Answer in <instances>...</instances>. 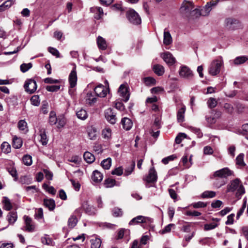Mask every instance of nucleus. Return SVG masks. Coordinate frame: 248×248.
<instances>
[{"label": "nucleus", "instance_id": "nucleus-31", "mask_svg": "<svg viewBox=\"0 0 248 248\" xmlns=\"http://www.w3.org/2000/svg\"><path fill=\"white\" fill-rule=\"evenodd\" d=\"M216 196V192L214 191L206 190L204 191L201 195L202 199L213 198Z\"/></svg>", "mask_w": 248, "mask_h": 248}, {"label": "nucleus", "instance_id": "nucleus-8", "mask_svg": "<svg viewBox=\"0 0 248 248\" xmlns=\"http://www.w3.org/2000/svg\"><path fill=\"white\" fill-rule=\"evenodd\" d=\"M127 17L133 24L138 25L141 23V19L138 13L134 10H129L127 12Z\"/></svg>", "mask_w": 248, "mask_h": 248}, {"label": "nucleus", "instance_id": "nucleus-30", "mask_svg": "<svg viewBox=\"0 0 248 248\" xmlns=\"http://www.w3.org/2000/svg\"><path fill=\"white\" fill-rule=\"evenodd\" d=\"M78 221L77 217L75 215H71L68 220V227L71 229L73 228L77 225Z\"/></svg>", "mask_w": 248, "mask_h": 248}, {"label": "nucleus", "instance_id": "nucleus-27", "mask_svg": "<svg viewBox=\"0 0 248 248\" xmlns=\"http://www.w3.org/2000/svg\"><path fill=\"white\" fill-rule=\"evenodd\" d=\"M2 202L3 204V208L7 211H10L12 208V205L10 200L6 197L3 198Z\"/></svg>", "mask_w": 248, "mask_h": 248}, {"label": "nucleus", "instance_id": "nucleus-34", "mask_svg": "<svg viewBox=\"0 0 248 248\" xmlns=\"http://www.w3.org/2000/svg\"><path fill=\"white\" fill-rule=\"evenodd\" d=\"M244 154H240L236 158V164L240 167H244L246 166V164L244 161Z\"/></svg>", "mask_w": 248, "mask_h": 248}, {"label": "nucleus", "instance_id": "nucleus-16", "mask_svg": "<svg viewBox=\"0 0 248 248\" xmlns=\"http://www.w3.org/2000/svg\"><path fill=\"white\" fill-rule=\"evenodd\" d=\"M82 208L85 211L86 213L89 215H94L96 211V210L94 207L91 205H89L86 202H85L83 203Z\"/></svg>", "mask_w": 248, "mask_h": 248}, {"label": "nucleus", "instance_id": "nucleus-47", "mask_svg": "<svg viewBox=\"0 0 248 248\" xmlns=\"http://www.w3.org/2000/svg\"><path fill=\"white\" fill-rule=\"evenodd\" d=\"M58 125L57 127L58 128H61L63 127L66 123V119L62 116L59 117L58 119Z\"/></svg>", "mask_w": 248, "mask_h": 248}, {"label": "nucleus", "instance_id": "nucleus-12", "mask_svg": "<svg viewBox=\"0 0 248 248\" xmlns=\"http://www.w3.org/2000/svg\"><path fill=\"white\" fill-rule=\"evenodd\" d=\"M74 66L70 73L68 78L70 87L71 88H73L76 86L78 79L76 72V66L75 64H74Z\"/></svg>", "mask_w": 248, "mask_h": 248}, {"label": "nucleus", "instance_id": "nucleus-58", "mask_svg": "<svg viewBox=\"0 0 248 248\" xmlns=\"http://www.w3.org/2000/svg\"><path fill=\"white\" fill-rule=\"evenodd\" d=\"M186 135L185 133H179L175 138V142L177 144H179L181 142L183 139L186 138Z\"/></svg>", "mask_w": 248, "mask_h": 248}, {"label": "nucleus", "instance_id": "nucleus-52", "mask_svg": "<svg viewBox=\"0 0 248 248\" xmlns=\"http://www.w3.org/2000/svg\"><path fill=\"white\" fill-rule=\"evenodd\" d=\"M43 187L44 189H46L49 193L52 195H54L56 194V190L54 187L51 186H49L47 185L44 184Z\"/></svg>", "mask_w": 248, "mask_h": 248}, {"label": "nucleus", "instance_id": "nucleus-64", "mask_svg": "<svg viewBox=\"0 0 248 248\" xmlns=\"http://www.w3.org/2000/svg\"><path fill=\"white\" fill-rule=\"evenodd\" d=\"M211 114H212L216 121H217V119L220 118L221 116L222 113L221 111L217 110H213L211 111Z\"/></svg>", "mask_w": 248, "mask_h": 248}, {"label": "nucleus", "instance_id": "nucleus-56", "mask_svg": "<svg viewBox=\"0 0 248 248\" xmlns=\"http://www.w3.org/2000/svg\"><path fill=\"white\" fill-rule=\"evenodd\" d=\"M123 173V169L122 167H119L115 169L111 172V174L113 175H116L117 176H121Z\"/></svg>", "mask_w": 248, "mask_h": 248}, {"label": "nucleus", "instance_id": "nucleus-18", "mask_svg": "<svg viewBox=\"0 0 248 248\" xmlns=\"http://www.w3.org/2000/svg\"><path fill=\"white\" fill-rule=\"evenodd\" d=\"M39 135L40 137V142L43 145H46L48 142V139L46 135L45 128H41L39 131Z\"/></svg>", "mask_w": 248, "mask_h": 248}, {"label": "nucleus", "instance_id": "nucleus-37", "mask_svg": "<svg viewBox=\"0 0 248 248\" xmlns=\"http://www.w3.org/2000/svg\"><path fill=\"white\" fill-rule=\"evenodd\" d=\"M248 60L247 56H242L236 57L233 61L234 64L235 65L241 64Z\"/></svg>", "mask_w": 248, "mask_h": 248}, {"label": "nucleus", "instance_id": "nucleus-50", "mask_svg": "<svg viewBox=\"0 0 248 248\" xmlns=\"http://www.w3.org/2000/svg\"><path fill=\"white\" fill-rule=\"evenodd\" d=\"M207 103L208 107L212 108L216 107L217 105V101L215 98H210Z\"/></svg>", "mask_w": 248, "mask_h": 248}, {"label": "nucleus", "instance_id": "nucleus-7", "mask_svg": "<svg viewBox=\"0 0 248 248\" xmlns=\"http://www.w3.org/2000/svg\"><path fill=\"white\" fill-rule=\"evenodd\" d=\"M152 220L151 218L142 216H138L132 219L129 222V225H135L139 223H150Z\"/></svg>", "mask_w": 248, "mask_h": 248}, {"label": "nucleus", "instance_id": "nucleus-60", "mask_svg": "<svg viewBox=\"0 0 248 248\" xmlns=\"http://www.w3.org/2000/svg\"><path fill=\"white\" fill-rule=\"evenodd\" d=\"M88 137L90 140H94L96 137V131L93 129H89L88 130Z\"/></svg>", "mask_w": 248, "mask_h": 248}, {"label": "nucleus", "instance_id": "nucleus-20", "mask_svg": "<svg viewBox=\"0 0 248 248\" xmlns=\"http://www.w3.org/2000/svg\"><path fill=\"white\" fill-rule=\"evenodd\" d=\"M90 10L92 12L95 13L94 18L96 19H100L103 15V10L100 7H92Z\"/></svg>", "mask_w": 248, "mask_h": 248}, {"label": "nucleus", "instance_id": "nucleus-3", "mask_svg": "<svg viewBox=\"0 0 248 248\" xmlns=\"http://www.w3.org/2000/svg\"><path fill=\"white\" fill-rule=\"evenodd\" d=\"M157 179V173L154 167H152L150 169L148 174L143 178V180L146 183V186L149 187V184L155 183Z\"/></svg>", "mask_w": 248, "mask_h": 248}, {"label": "nucleus", "instance_id": "nucleus-63", "mask_svg": "<svg viewBox=\"0 0 248 248\" xmlns=\"http://www.w3.org/2000/svg\"><path fill=\"white\" fill-rule=\"evenodd\" d=\"M217 226V223L206 224L204 225V229L205 231H209L215 229Z\"/></svg>", "mask_w": 248, "mask_h": 248}, {"label": "nucleus", "instance_id": "nucleus-10", "mask_svg": "<svg viewBox=\"0 0 248 248\" xmlns=\"http://www.w3.org/2000/svg\"><path fill=\"white\" fill-rule=\"evenodd\" d=\"M179 74L180 77L187 79H190L193 76L192 71L187 66L185 65L180 67Z\"/></svg>", "mask_w": 248, "mask_h": 248}, {"label": "nucleus", "instance_id": "nucleus-5", "mask_svg": "<svg viewBox=\"0 0 248 248\" xmlns=\"http://www.w3.org/2000/svg\"><path fill=\"white\" fill-rule=\"evenodd\" d=\"M194 8L192 2L189 1H184L180 7V11L182 14L186 16H189L191 10Z\"/></svg>", "mask_w": 248, "mask_h": 248}, {"label": "nucleus", "instance_id": "nucleus-39", "mask_svg": "<svg viewBox=\"0 0 248 248\" xmlns=\"http://www.w3.org/2000/svg\"><path fill=\"white\" fill-rule=\"evenodd\" d=\"M57 119L56 113L53 111H50L49 116V123L50 124L52 125L55 124L57 122Z\"/></svg>", "mask_w": 248, "mask_h": 248}, {"label": "nucleus", "instance_id": "nucleus-25", "mask_svg": "<svg viewBox=\"0 0 248 248\" xmlns=\"http://www.w3.org/2000/svg\"><path fill=\"white\" fill-rule=\"evenodd\" d=\"M97 44L100 49L105 50L107 48L108 46L105 39L101 36L97 37Z\"/></svg>", "mask_w": 248, "mask_h": 248}, {"label": "nucleus", "instance_id": "nucleus-35", "mask_svg": "<svg viewBox=\"0 0 248 248\" xmlns=\"http://www.w3.org/2000/svg\"><path fill=\"white\" fill-rule=\"evenodd\" d=\"M211 10L212 8H211V6H209V4H206L204 7L200 9V12L198 14L202 16H207L209 15Z\"/></svg>", "mask_w": 248, "mask_h": 248}, {"label": "nucleus", "instance_id": "nucleus-14", "mask_svg": "<svg viewBox=\"0 0 248 248\" xmlns=\"http://www.w3.org/2000/svg\"><path fill=\"white\" fill-rule=\"evenodd\" d=\"M105 116L107 120L111 124H115L116 122V117L115 113L110 108L106 110Z\"/></svg>", "mask_w": 248, "mask_h": 248}, {"label": "nucleus", "instance_id": "nucleus-33", "mask_svg": "<svg viewBox=\"0 0 248 248\" xmlns=\"http://www.w3.org/2000/svg\"><path fill=\"white\" fill-rule=\"evenodd\" d=\"M153 70L154 72L159 76H162L165 72L164 67L160 64L155 65Z\"/></svg>", "mask_w": 248, "mask_h": 248}, {"label": "nucleus", "instance_id": "nucleus-21", "mask_svg": "<svg viewBox=\"0 0 248 248\" xmlns=\"http://www.w3.org/2000/svg\"><path fill=\"white\" fill-rule=\"evenodd\" d=\"M172 39L170 32L165 29L163 33V43L165 45H169L171 44Z\"/></svg>", "mask_w": 248, "mask_h": 248}, {"label": "nucleus", "instance_id": "nucleus-40", "mask_svg": "<svg viewBox=\"0 0 248 248\" xmlns=\"http://www.w3.org/2000/svg\"><path fill=\"white\" fill-rule=\"evenodd\" d=\"M102 135L103 138L109 139L111 137V130L108 127L104 128L102 131Z\"/></svg>", "mask_w": 248, "mask_h": 248}, {"label": "nucleus", "instance_id": "nucleus-32", "mask_svg": "<svg viewBox=\"0 0 248 248\" xmlns=\"http://www.w3.org/2000/svg\"><path fill=\"white\" fill-rule=\"evenodd\" d=\"M83 157L85 161H86L88 163H92L95 160L94 156L89 152H86L84 154Z\"/></svg>", "mask_w": 248, "mask_h": 248}, {"label": "nucleus", "instance_id": "nucleus-28", "mask_svg": "<svg viewBox=\"0 0 248 248\" xmlns=\"http://www.w3.org/2000/svg\"><path fill=\"white\" fill-rule=\"evenodd\" d=\"M90 242L91 248H100L102 241L99 238L94 237L90 240Z\"/></svg>", "mask_w": 248, "mask_h": 248}, {"label": "nucleus", "instance_id": "nucleus-54", "mask_svg": "<svg viewBox=\"0 0 248 248\" xmlns=\"http://www.w3.org/2000/svg\"><path fill=\"white\" fill-rule=\"evenodd\" d=\"M32 67L31 63H23L20 65V70L22 72H26Z\"/></svg>", "mask_w": 248, "mask_h": 248}, {"label": "nucleus", "instance_id": "nucleus-19", "mask_svg": "<svg viewBox=\"0 0 248 248\" xmlns=\"http://www.w3.org/2000/svg\"><path fill=\"white\" fill-rule=\"evenodd\" d=\"M17 218V213L13 211L8 213L6 216V219L10 224L13 225Z\"/></svg>", "mask_w": 248, "mask_h": 248}, {"label": "nucleus", "instance_id": "nucleus-41", "mask_svg": "<svg viewBox=\"0 0 248 248\" xmlns=\"http://www.w3.org/2000/svg\"><path fill=\"white\" fill-rule=\"evenodd\" d=\"M101 165L104 169H109L111 165V159L108 157L106 159H104L101 162Z\"/></svg>", "mask_w": 248, "mask_h": 248}, {"label": "nucleus", "instance_id": "nucleus-17", "mask_svg": "<svg viewBox=\"0 0 248 248\" xmlns=\"http://www.w3.org/2000/svg\"><path fill=\"white\" fill-rule=\"evenodd\" d=\"M43 204L50 211H53L56 206L55 201L52 199H44Z\"/></svg>", "mask_w": 248, "mask_h": 248}, {"label": "nucleus", "instance_id": "nucleus-29", "mask_svg": "<svg viewBox=\"0 0 248 248\" xmlns=\"http://www.w3.org/2000/svg\"><path fill=\"white\" fill-rule=\"evenodd\" d=\"M87 103L92 106L97 101V98L95 97L92 93H88L86 97Z\"/></svg>", "mask_w": 248, "mask_h": 248}, {"label": "nucleus", "instance_id": "nucleus-45", "mask_svg": "<svg viewBox=\"0 0 248 248\" xmlns=\"http://www.w3.org/2000/svg\"><path fill=\"white\" fill-rule=\"evenodd\" d=\"M2 152L5 154H8L11 152V146L7 142H4L1 145Z\"/></svg>", "mask_w": 248, "mask_h": 248}, {"label": "nucleus", "instance_id": "nucleus-11", "mask_svg": "<svg viewBox=\"0 0 248 248\" xmlns=\"http://www.w3.org/2000/svg\"><path fill=\"white\" fill-rule=\"evenodd\" d=\"M108 88H107L102 84L97 86L94 89L96 95L100 97H105L108 93Z\"/></svg>", "mask_w": 248, "mask_h": 248}, {"label": "nucleus", "instance_id": "nucleus-43", "mask_svg": "<svg viewBox=\"0 0 248 248\" xmlns=\"http://www.w3.org/2000/svg\"><path fill=\"white\" fill-rule=\"evenodd\" d=\"M143 82L147 86H152L155 84L156 80L152 77H146L144 78Z\"/></svg>", "mask_w": 248, "mask_h": 248}, {"label": "nucleus", "instance_id": "nucleus-62", "mask_svg": "<svg viewBox=\"0 0 248 248\" xmlns=\"http://www.w3.org/2000/svg\"><path fill=\"white\" fill-rule=\"evenodd\" d=\"M113 216L115 217H121L123 215V211L121 209L118 208H115L112 211Z\"/></svg>", "mask_w": 248, "mask_h": 248}, {"label": "nucleus", "instance_id": "nucleus-53", "mask_svg": "<svg viewBox=\"0 0 248 248\" xmlns=\"http://www.w3.org/2000/svg\"><path fill=\"white\" fill-rule=\"evenodd\" d=\"M191 205L194 208H203L207 206V203L199 201L197 202L193 203Z\"/></svg>", "mask_w": 248, "mask_h": 248}, {"label": "nucleus", "instance_id": "nucleus-55", "mask_svg": "<svg viewBox=\"0 0 248 248\" xmlns=\"http://www.w3.org/2000/svg\"><path fill=\"white\" fill-rule=\"evenodd\" d=\"M48 51L53 56L57 58L60 57V54L59 51L55 48L52 47H49L48 48Z\"/></svg>", "mask_w": 248, "mask_h": 248}, {"label": "nucleus", "instance_id": "nucleus-57", "mask_svg": "<svg viewBox=\"0 0 248 248\" xmlns=\"http://www.w3.org/2000/svg\"><path fill=\"white\" fill-rule=\"evenodd\" d=\"M60 89V85H51L47 86L46 87V90L48 92H57Z\"/></svg>", "mask_w": 248, "mask_h": 248}, {"label": "nucleus", "instance_id": "nucleus-6", "mask_svg": "<svg viewBox=\"0 0 248 248\" xmlns=\"http://www.w3.org/2000/svg\"><path fill=\"white\" fill-rule=\"evenodd\" d=\"M222 65V62L220 60H216L213 61L209 67V72L210 74L215 76L218 74L220 70Z\"/></svg>", "mask_w": 248, "mask_h": 248}, {"label": "nucleus", "instance_id": "nucleus-59", "mask_svg": "<svg viewBox=\"0 0 248 248\" xmlns=\"http://www.w3.org/2000/svg\"><path fill=\"white\" fill-rule=\"evenodd\" d=\"M205 118L207 123L210 124H214L217 122L216 120L212 114H211V115L206 116Z\"/></svg>", "mask_w": 248, "mask_h": 248}, {"label": "nucleus", "instance_id": "nucleus-4", "mask_svg": "<svg viewBox=\"0 0 248 248\" xmlns=\"http://www.w3.org/2000/svg\"><path fill=\"white\" fill-rule=\"evenodd\" d=\"M129 88L126 83L120 85L118 89V93L122 97V100L126 102L129 99L130 93L128 91Z\"/></svg>", "mask_w": 248, "mask_h": 248}, {"label": "nucleus", "instance_id": "nucleus-61", "mask_svg": "<svg viewBox=\"0 0 248 248\" xmlns=\"http://www.w3.org/2000/svg\"><path fill=\"white\" fill-rule=\"evenodd\" d=\"M226 23L228 26H230V28H232L231 26H232L233 24H237L238 23V20L232 19V18H227L226 20Z\"/></svg>", "mask_w": 248, "mask_h": 248}, {"label": "nucleus", "instance_id": "nucleus-22", "mask_svg": "<svg viewBox=\"0 0 248 248\" xmlns=\"http://www.w3.org/2000/svg\"><path fill=\"white\" fill-rule=\"evenodd\" d=\"M186 111L185 106L179 109L177 113V119L178 123H182L185 121V113Z\"/></svg>", "mask_w": 248, "mask_h": 248}, {"label": "nucleus", "instance_id": "nucleus-51", "mask_svg": "<svg viewBox=\"0 0 248 248\" xmlns=\"http://www.w3.org/2000/svg\"><path fill=\"white\" fill-rule=\"evenodd\" d=\"M18 128L20 130H25L27 128V123L24 120H20L17 124Z\"/></svg>", "mask_w": 248, "mask_h": 248}, {"label": "nucleus", "instance_id": "nucleus-1", "mask_svg": "<svg viewBox=\"0 0 248 248\" xmlns=\"http://www.w3.org/2000/svg\"><path fill=\"white\" fill-rule=\"evenodd\" d=\"M227 192H233L237 191L236 196L239 197L245 193V188L242 185L241 182L238 178L231 181L230 185L227 186Z\"/></svg>", "mask_w": 248, "mask_h": 248}, {"label": "nucleus", "instance_id": "nucleus-46", "mask_svg": "<svg viewBox=\"0 0 248 248\" xmlns=\"http://www.w3.org/2000/svg\"><path fill=\"white\" fill-rule=\"evenodd\" d=\"M23 163L27 166H30L32 164V157L30 155H25L22 158Z\"/></svg>", "mask_w": 248, "mask_h": 248}, {"label": "nucleus", "instance_id": "nucleus-36", "mask_svg": "<svg viewBox=\"0 0 248 248\" xmlns=\"http://www.w3.org/2000/svg\"><path fill=\"white\" fill-rule=\"evenodd\" d=\"M13 4V2L12 0H8L3 2L1 5H0V12L5 11L10 8Z\"/></svg>", "mask_w": 248, "mask_h": 248}, {"label": "nucleus", "instance_id": "nucleus-24", "mask_svg": "<svg viewBox=\"0 0 248 248\" xmlns=\"http://www.w3.org/2000/svg\"><path fill=\"white\" fill-rule=\"evenodd\" d=\"M103 177V174L100 172L95 170L93 172L92 179L93 182L98 183L102 180Z\"/></svg>", "mask_w": 248, "mask_h": 248}, {"label": "nucleus", "instance_id": "nucleus-44", "mask_svg": "<svg viewBox=\"0 0 248 248\" xmlns=\"http://www.w3.org/2000/svg\"><path fill=\"white\" fill-rule=\"evenodd\" d=\"M178 191V188H176V189H173L172 188H169L168 189V192L170 197L174 201L177 200L178 195L177 192Z\"/></svg>", "mask_w": 248, "mask_h": 248}, {"label": "nucleus", "instance_id": "nucleus-23", "mask_svg": "<svg viewBox=\"0 0 248 248\" xmlns=\"http://www.w3.org/2000/svg\"><path fill=\"white\" fill-rule=\"evenodd\" d=\"M123 128L126 130H129L132 126L133 123L131 120L127 118H124L121 121Z\"/></svg>", "mask_w": 248, "mask_h": 248}, {"label": "nucleus", "instance_id": "nucleus-13", "mask_svg": "<svg viewBox=\"0 0 248 248\" xmlns=\"http://www.w3.org/2000/svg\"><path fill=\"white\" fill-rule=\"evenodd\" d=\"M161 57L168 65H172L176 62L175 58L170 52L162 53Z\"/></svg>", "mask_w": 248, "mask_h": 248}, {"label": "nucleus", "instance_id": "nucleus-26", "mask_svg": "<svg viewBox=\"0 0 248 248\" xmlns=\"http://www.w3.org/2000/svg\"><path fill=\"white\" fill-rule=\"evenodd\" d=\"M23 144V141L21 138L15 136L13 138L12 145L15 149H19Z\"/></svg>", "mask_w": 248, "mask_h": 248}, {"label": "nucleus", "instance_id": "nucleus-42", "mask_svg": "<svg viewBox=\"0 0 248 248\" xmlns=\"http://www.w3.org/2000/svg\"><path fill=\"white\" fill-rule=\"evenodd\" d=\"M76 114L78 118L81 120H85L88 117L87 112L83 109H81L77 111Z\"/></svg>", "mask_w": 248, "mask_h": 248}, {"label": "nucleus", "instance_id": "nucleus-2", "mask_svg": "<svg viewBox=\"0 0 248 248\" xmlns=\"http://www.w3.org/2000/svg\"><path fill=\"white\" fill-rule=\"evenodd\" d=\"M233 175V171L226 167L216 171L211 177V178L218 177L221 179H223L224 178H226L228 176Z\"/></svg>", "mask_w": 248, "mask_h": 248}, {"label": "nucleus", "instance_id": "nucleus-48", "mask_svg": "<svg viewBox=\"0 0 248 248\" xmlns=\"http://www.w3.org/2000/svg\"><path fill=\"white\" fill-rule=\"evenodd\" d=\"M116 181L114 179L108 178L105 181L104 185L106 187H111L115 185Z\"/></svg>", "mask_w": 248, "mask_h": 248}, {"label": "nucleus", "instance_id": "nucleus-38", "mask_svg": "<svg viewBox=\"0 0 248 248\" xmlns=\"http://www.w3.org/2000/svg\"><path fill=\"white\" fill-rule=\"evenodd\" d=\"M212 179H215L214 185L217 188L220 187L226 184V182L224 179H221L218 177Z\"/></svg>", "mask_w": 248, "mask_h": 248}, {"label": "nucleus", "instance_id": "nucleus-15", "mask_svg": "<svg viewBox=\"0 0 248 248\" xmlns=\"http://www.w3.org/2000/svg\"><path fill=\"white\" fill-rule=\"evenodd\" d=\"M26 225V230L28 232H33L35 229V225L31 217L25 216L24 217Z\"/></svg>", "mask_w": 248, "mask_h": 248}, {"label": "nucleus", "instance_id": "nucleus-49", "mask_svg": "<svg viewBox=\"0 0 248 248\" xmlns=\"http://www.w3.org/2000/svg\"><path fill=\"white\" fill-rule=\"evenodd\" d=\"M30 100L31 104L35 106H38L40 104L39 97L37 95L32 96Z\"/></svg>", "mask_w": 248, "mask_h": 248}, {"label": "nucleus", "instance_id": "nucleus-9", "mask_svg": "<svg viewBox=\"0 0 248 248\" xmlns=\"http://www.w3.org/2000/svg\"><path fill=\"white\" fill-rule=\"evenodd\" d=\"M24 87L26 92L30 93H32L37 89V84L34 80L29 79L26 81Z\"/></svg>", "mask_w": 248, "mask_h": 248}]
</instances>
